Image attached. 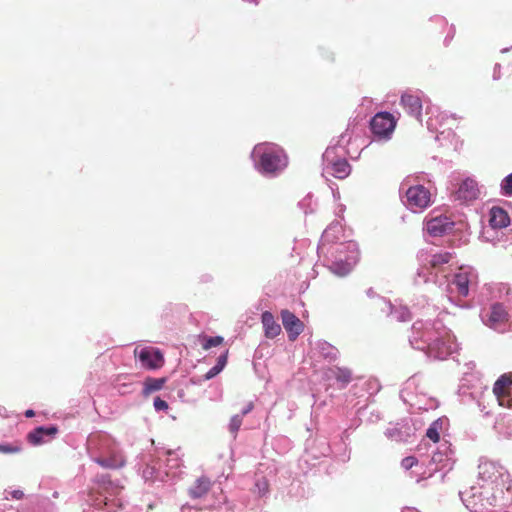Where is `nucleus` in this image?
I'll return each instance as SVG.
<instances>
[{
	"label": "nucleus",
	"instance_id": "nucleus-6",
	"mask_svg": "<svg viewBox=\"0 0 512 512\" xmlns=\"http://www.w3.org/2000/svg\"><path fill=\"white\" fill-rule=\"evenodd\" d=\"M431 202L430 191L422 185H415L406 191V205L411 209H424Z\"/></svg>",
	"mask_w": 512,
	"mask_h": 512
},
{
	"label": "nucleus",
	"instance_id": "nucleus-34",
	"mask_svg": "<svg viewBox=\"0 0 512 512\" xmlns=\"http://www.w3.org/2000/svg\"><path fill=\"white\" fill-rule=\"evenodd\" d=\"M330 230H326L322 236V240H321V246H320V249L324 250L325 246H326V242L328 241V238H329V233H330Z\"/></svg>",
	"mask_w": 512,
	"mask_h": 512
},
{
	"label": "nucleus",
	"instance_id": "nucleus-29",
	"mask_svg": "<svg viewBox=\"0 0 512 512\" xmlns=\"http://www.w3.org/2000/svg\"><path fill=\"white\" fill-rule=\"evenodd\" d=\"M255 488L257 489V492L260 496L265 495L269 491V483L267 479L262 478L257 480L255 483Z\"/></svg>",
	"mask_w": 512,
	"mask_h": 512
},
{
	"label": "nucleus",
	"instance_id": "nucleus-9",
	"mask_svg": "<svg viewBox=\"0 0 512 512\" xmlns=\"http://www.w3.org/2000/svg\"><path fill=\"white\" fill-rule=\"evenodd\" d=\"M454 226L453 221L450 220L447 216H438L431 218L426 223L427 232L431 236H442L448 231L452 230Z\"/></svg>",
	"mask_w": 512,
	"mask_h": 512
},
{
	"label": "nucleus",
	"instance_id": "nucleus-20",
	"mask_svg": "<svg viewBox=\"0 0 512 512\" xmlns=\"http://www.w3.org/2000/svg\"><path fill=\"white\" fill-rule=\"evenodd\" d=\"M165 383H166V378L147 377L143 384L144 387H143L142 394L144 396H148L153 392L159 391L163 388Z\"/></svg>",
	"mask_w": 512,
	"mask_h": 512
},
{
	"label": "nucleus",
	"instance_id": "nucleus-13",
	"mask_svg": "<svg viewBox=\"0 0 512 512\" xmlns=\"http://www.w3.org/2000/svg\"><path fill=\"white\" fill-rule=\"evenodd\" d=\"M261 322L263 325L264 335L266 338L274 339L282 331L281 326L277 323L275 317L269 311H265L262 313Z\"/></svg>",
	"mask_w": 512,
	"mask_h": 512
},
{
	"label": "nucleus",
	"instance_id": "nucleus-19",
	"mask_svg": "<svg viewBox=\"0 0 512 512\" xmlns=\"http://www.w3.org/2000/svg\"><path fill=\"white\" fill-rule=\"evenodd\" d=\"M470 274L460 272L454 276L452 284L456 286L459 295L466 297L469 293Z\"/></svg>",
	"mask_w": 512,
	"mask_h": 512
},
{
	"label": "nucleus",
	"instance_id": "nucleus-21",
	"mask_svg": "<svg viewBox=\"0 0 512 512\" xmlns=\"http://www.w3.org/2000/svg\"><path fill=\"white\" fill-rule=\"evenodd\" d=\"M453 255L450 252H440L431 256L428 261L429 268L440 270V268L451 261Z\"/></svg>",
	"mask_w": 512,
	"mask_h": 512
},
{
	"label": "nucleus",
	"instance_id": "nucleus-28",
	"mask_svg": "<svg viewBox=\"0 0 512 512\" xmlns=\"http://www.w3.org/2000/svg\"><path fill=\"white\" fill-rule=\"evenodd\" d=\"M22 450L19 444H0V453L13 454Z\"/></svg>",
	"mask_w": 512,
	"mask_h": 512
},
{
	"label": "nucleus",
	"instance_id": "nucleus-36",
	"mask_svg": "<svg viewBox=\"0 0 512 512\" xmlns=\"http://www.w3.org/2000/svg\"><path fill=\"white\" fill-rule=\"evenodd\" d=\"M11 496L14 499L20 500L23 498L24 493L21 490H14V491H12Z\"/></svg>",
	"mask_w": 512,
	"mask_h": 512
},
{
	"label": "nucleus",
	"instance_id": "nucleus-30",
	"mask_svg": "<svg viewBox=\"0 0 512 512\" xmlns=\"http://www.w3.org/2000/svg\"><path fill=\"white\" fill-rule=\"evenodd\" d=\"M417 464H418V459L414 456L405 457L401 461L402 468H404L406 470L411 469L412 467H414Z\"/></svg>",
	"mask_w": 512,
	"mask_h": 512
},
{
	"label": "nucleus",
	"instance_id": "nucleus-7",
	"mask_svg": "<svg viewBox=\"0 0 512 512\" xmlns=\"http://www.w3.org/2000/svg\"><path fill=\"white\" fill-rule=\"evenodd\" d=\"M280 316L289 340L295 341L304 330L303 322L294 313L287 309L282 310Z\"/></svg>",
	"mask_w": 512,
	"mask_h": 512
},
{
	"label": "nucleus",
	"instance_id": "nucleus-26",
	"mask_svg": "<svg viewBox=\"0 0 512 512\" xmlns=\"http://www.w3.org/2000/svg\"><path fill=\"white\" fill-rule=\"evenodd\" d=\"M243 422V417L239 414L234 415L229 423V431L233 434L234 438L237 435V432L239 431L241 425Z\"/></svg>",
	"mask_w": 512,
	"mask_h": 512
},
{
	"label": "nucleus",
	"instance_id": "nucleus-25",
	"mask_svg": "<svg viewBox=\"0 0 512 512\" xmlns=\"http://www.w3.org/2000/svg\"><path fill=\"white\" fill-rule=\"evenodd\" d=\"M439 428L440 425L438 421H435L430 425V427L426 431V436L434 443H437L440 440Z\"/></svg>",
	"mask_w": 512,
	"mask_h": 512
},
{
	"label": "nucleus",
	"instance_id": "nucleus-4",
	"mask_svg": "<svg viewBox=\"0 0 512 512\" xmlns=\"http://www.w3.org/2000/svg\"><path fill=\"white\" fill-rule=\"evenodd\" d=\"M396 119L389 112H379L370 121V129L378 138H390L396 127Z\"/></svg>",
	"mask_w": 512,
	"mask_h": 512
},
{
	"label": "nucleus",
	"instance_id": "nucleus-33",
	"mask_svg": "<svg viewBox=\"0 0 512 512\" xmlns=\"http://www.w3.org/2000/svg\"><path fill=\"white\" fill-rule=\"evenodd\" d=\"M497 401H498L499 406L504 407V408H508V409H512V397H511V394H509V396L497 399Z\"/></svg>",
	"mask_w": 512,
	"mask_h": 512
},
{
	"label": "nucleus",
	"instance_id": "nucleus-22",
	"mask_svg": "<svg viewBox=\"0 0 512 512\" xmlns=\"http://www.w3.org/2000/svg\"><path fill=\"white\" fill-rule=\"evenodd\" d=\"M228 359V351H226L224 354L220 355L217 359V363L215 366H213L206 374L205 379L209 380L217 376L226 366Z\"/></svg>",
	"mask_w": 512,
	"mask_h": 512
},
{
	"label": "nucleus",
	"instance_id": "nucleus-2",
	"mask_svg": "<svg viewBox=\"0 0 512 512\" xmlns=\"http://www.w3.org/2000/svg\"><path fill=\"white\" fill-rule=\"evenodd\" d=\"M331 255L334 260L329 269L340 277L348 275L358 261V251L353 243H341L333 247Z\"/></svg>",
	"mask_w": 512,
	"mask_h": 512
},
{
	"label": "nucleus",
	"instance_id": "nucleus-18",
	"mask_svg": "<svg viewBox=\"0 0 512 512\" xmlns=\"http://www.w3.org/2000/svg\"><path fill=\"white\" fill-rule=\"evenodd\" d=\"M328 168L330 173L337 179H345L351 173V166L345 159L334 161Z\"/></svg>",
	"mask_w": 512,
	"mask_h": 512
},
{
	"label": "nucleus",
	"instance_id": "nucleus-1",
	"mask_svg": "<svg viewBox=\"0 0 512 512\" xmlns=\"http://www.w3.org/2000/svg\"><path fill=\"white\" fill-rule=\"evenodd\" d=\"M253 154L258 157L256 167L263 174L276 175L284 170L288 164L284 151L273 144H257L254 147Z\"/></svg>",
	"mask_w": 512,
	"mask_h": 512
},
{
	"label": "nucleus",
	"instance_id": "nucleus-12",
	"mask_svg": "<svg viewBox=\"0 0 512 512\" xmlns=\"http://www.w3.org/2000/svg\"><path fill=\"white\" fill-rule=\"evenodd\" d=\"M401 105L411 116L416 119H420L422 113V102L418 95L404 93L401 96Z\"/></svg>",
	"mask_w": 512,
	"mask_h": 512
},
{
	"label": "nucleus",
	"instance_id": "nucleus-8",
	"mask_svg": "<svg viewBox=\"0 0 512 512\" xmlns=\"http://www.w3.org/2000/svg\"><path fill=\"white\" fill-rule=\"evenodd\" d=\"M479 193L480 191L477 182L471 178H467L459 184L458 189L453 195L455 200L465 203L477 199Z\"/></svg>",
	"mask_w": 512,
	"mask_h": 512
},
{
	"label": "nucleus",
	"instance_id": "nucleus-23",
	"mask_svg": "<svg viewBox=\"0 0 512 512\" xmlns=\"http://www.w3.org/2000/svg\"><path fill=\"white\" fill-rule=\"evenodd\" d=\"M331 371H332L334 378L338 382H341L343 385H347L348 383H350V381L352 379V373L349 369L336 367V368L332 369Z\"/></svg>",
	"mask_w": 512,
	"mask_h": 512
},
{
	"label": "nucleus",
	"instance_id": "nucleus-35",
	"mask_svg": "<svg viewBox=\"0 0 512 512\" xmlns=\"http://www.w3.org/2000/svg\"><path fill=\"white\" fill-rule=\"evenodd\" d=\"M254 405L252 402H249L245 408L242 409L241 411V416L244 417L246 414H248L252 409H253Z\"/></svg>",
	"mask_w": 512,
	"mask_h": 512
},
{
	"label": "nucleus",
	"instance_id": "nucleus-10",
	"mask_svg": "<svg viewBox=\"0 0 512 512\" xmlns=\"http://www.w3.org/2000/svg\"><path fill=\"white\" fill-rule=\"evenodd\" d=\"M509 315L505 307L500 303H494L486 315V324L497 329L508 321Z\"/></svg>",
	"mask_w": 512,
	"mask_h": 512
},
{
	"label": "nucleus",
	"instance_id": "nucleus-5",
	"mask_svg": "<svg viewBox=\"0 0 512 512\" xmlns=\"http://www.w3.org/2000/svg\"><path fill=\"white\" fill-rule=\"evenodd\" d=\"M134 354L139 359L141 366L147 370H157L164 365V356L157 348H136Z\"/></svg>",
	"mask_w": 512,
	"mask_h": 512
},
{
	"label": "nucleus",
	"instance_id": "nucleus-24",
	"mask_svg": "<svg viewBox=\"0 0 512 512\" xmlns=\"http://www.w3.org/2000/svg\"><path fill=\"white\" fill-rule=\"evenodd\" d=\"M224 339L221 336L204 337L202 342V348L208 350L212 347L219 346L223 343Z\"/></svg>",
	"mask_w": 512,
	"mask_h": 512
},
{
	"label": "nucleus",
	"instance_id": "nucleus-32",
	"mask_svg": "<svg viewBox=\"0 0 512 512\" xmlns=\"http://www.w3.org/2000/svg\"><path fill=\"white\" fill-rule=\"evenodd\" d=\"M497 401H498L499 406L504 407V408H508V409H512V397H511V394H509V396L497 399Z\"/></svg>",
	"mask_w": 512,
	"mask_h": 512
},
{
	"label": "nucleus",
	"instance_id": "nucleus-38",
	"mask_svg": "<svg viewBox=\"0 0 512 512\" xmlns=\"http://www.w3.org/2000/svg\"><path fill=\"white\" fill-rule=\"evenodd\" d=\"M167 454H168V456H169V457H172V456L176 455V452H175V451H171V450H169V451L167 452Z\"/></svg>",
	"mask_w": 512,
	"mask_h": 512
},
{
	"label": "nucleus",
	"instance_id": "nucleus-27",
	"mask_svg": "<svg viewBox=\"0 0 512 512\" xmlns=\"http://www.w3.org/2000/svg\"><path fill=\"white\" fill-rule=\"evenodd\" d=\"M501 191L505 196H512V173L505 177L502 181Z\"/></svg>",
	"mask_w": 512,
	"mask_h": 512
},
{
	"label": "nucleus",
	"instance_id": "nucleus-31",
	"mask_svg": "<svg viewBox=\"0 0 512 512\" xmlns=\"http://www.w3.org/2000/svg\"><path fill=\"white\" fill-rule=\"evenodd\" d=\"M154 408L157 410V411H161V410H167L168 409V403L161 399L160 397H156L154 399Z\"/></svg>",
	"mask_w": 512,
	"mask_h": 512
},
{
	"label": "nucleus",
	"instance_id": "nucleus-17",
	"mask_svg": "<svg viewBox=\"0 0 512 512\" xmlns=\"http://www.w3.org/2000/svg\"><path fill=\"white\" fill-rule=\"evenodd\" d=\"M211 488V481L209 478L202 476L198 478L189 489V495L192 498H201L205 496Z\"/></svg>",
	"mask_w": 512,
	"mask_h": 512
},
{
	"label": "nucleus",
	"instance_id": "nucleus-11",
	"mask_svg": "<svg viewBox=\"0 0 512 512\" xmlns=\"http://www.w3.org/2000/svg\"><path fill=\"white\" fill-rule=\"evenodd\" d=\"M57 432L56 426L37 427L27 434V441L33 446H38L54 438Z\"/></svg>",
	"mask_w": 512,
	"mask_h": 512
},
{
	"label": "nucleus",
	"instance_id": "nucleus-16",
	"mask_svg": "<svg viewBox=\"0 0 512 512\" xmlns=\"http://www.w3.org/2000/svg\"><path fill=\"white\" fill-rule=\"evenodd\" d=\"M512 378L508 375H502L494 383L493 393L497 399L509 396L511 394Z\"/></svg>",
	"mask_w": 512,
	"mask_h": 512
},
{
	"label": "nucleus",
	"instance_id": "nucleus-39",
	"mask_svg": "<svg viewBox=\"0 0 512 512\" xmlns=\"http://www.w3.org/2000/svg\"><path fill=\"white\" fill-rule=\"evenodd\" d=\"M367 294L369 296H373L374 295V291L370 288L368 291H367Z\"/></svg>",
	"mask_w": 512,
	"mask_h": 512
},
{
	"label": "nucleus",
	"instance_id": "nucleus-15",
	"mask_svg": "<svg viewBox=\"0 0 512 512\" xmlns=\"http://www.w3.org/2000/svg\"><path fill=\"white\" fill-rule=\"evenodd\" d=\"M489 223L493 228H505L509 225L510 218L504 209L493 207L490 210Z\"/></svg>",
	"mask_w": 512,
	"mask_h": 512
},
{
	"label": "nucleus",
	"instance_id": "nucleus-14",
	"mask_svg": "<svg viewBox=\"0 0 512 512\" xmlns=\"http://www.w3.org/2000/svg\"><path fill=\"white\" fill-rule=\"evenodd\" d=\"M95 462L103 468L118 469L125 465V458L119 452H113L108 457H98Z\"/></svg>",
	"mask_w": 512,
	"mask_h": 512
},
{
	"label": "nucleus",
	"instance_id": "nucleus-3",
	"mask_svg": "<svg viewBox=\"0 0 512 512\" xmlns=\"http://www.w3.org/2000/svg\"><path fill=\"white\" fill-rule=\"evenodd\" d=\"M422 337L431 349L439 351V357L444 358L451 353L452 336L441 321H435L432 327L425 330Z\"/></svg>",
	"mask_w": 512,
	"mask_h": 512
},
{
	"label": "nucleus",
	"instance_id": "nucleus-37",
	"mask_svg": "<svg viewBox=\"0 0 512 512\" xmlns=\"http://www.w3.org/2000/svg\"><path fill=\"white\" fill-rule=\"evenodd\" d=\"M34 415H35V412L32 409H28L25 411V416L28 418L33 417Z\"/></svg>",
	"mask_w": 512,
	"mask_h": 512
}]
</instances>
